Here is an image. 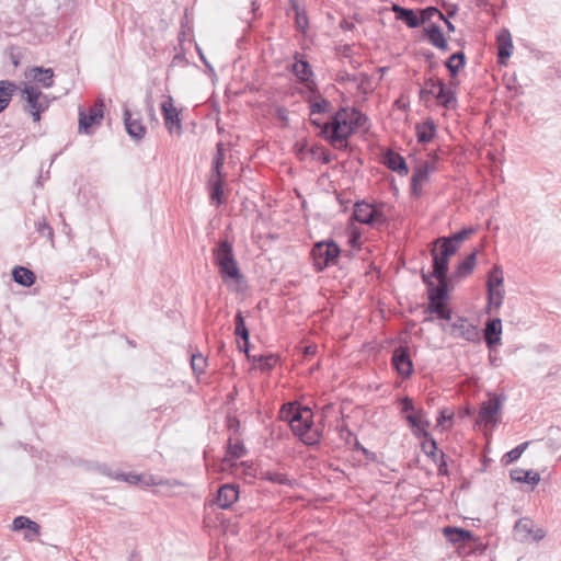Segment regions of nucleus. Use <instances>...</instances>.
<instances>
[{"label": "nucleus", "instance_id": "obj_1", "mask_svg": "<svg viewBox=\"0 0 561 561\" xmlns=\"http://www.w3.org/2000/svg\"><path fill=\"white\" fill-rule=\"evenodd\" d=\"M367 122V116L352 107H341L331 116V125L324 133H329V142L333 146L342 145L357 129Z\"/></svg>", "mask_w": 561, "mask_h": 561}, {"label": "nucleus", "instance_id": "obj_2", "mask_svg": "<svg viewBox=\"0 0 561 561\" xmlns=\"http://www.w3.org/2000/svg\"><path fill=\"white\" fill-rule=\"evenodd\" d=\"M283 419L288 421L293 433L306 445H314L320 440V433L313 428L312 411L307 408L288 403L282 409Z\"/></svg>", "mask_w": 561, "mask_h": 561}, {"label": "nucleus", "instance_id": "obj_3", "mask_svg": "<svg viewBox=\"0 0 561 561\" xmlns=\"http://www.w3.org/2000/svg\"><path fill=\"white\" fill-rule=\"evenodd\" d=\"M214 260L224 278L239 282L242 274L234 257L233 247L228 240H220L213 250Z\"/></svg>", "mask_w": 561, "mask_h": 561}, {"label": "nucleus", "instance_id": "obj_4", "mask_svg": "<svg viewBox=\"0 0 561 561\" xmlns=\"http://www.w3.org/2000/svg\"><path fill=\"white\" fill-rule=\"evenodd\" d=\"M435 245H439V252L436 248L431 250L433 257L432 276L435 278H446L448 273L449 259L456 253V248L449 240L436 239Z\"/></svg>", "mask_w": 561, "mask_h": 561}, {"label": "nucleus", "instance_id": "obj_5", "mask_svg": "<svg viewBox=\"0 0 561 561\" xmlns=\"http://www.w3.org/2000/svg\"><path fill=\"white\" fill-rule=\"evenodd\" d=\"M22 95L26 102L24 111L30 113L34 122H39L41 114L49 106L47 96L37 87L30 83L24 85Z\"/></svg>", "mask_w": 561, "mask_h": 561}, {"label": "nucleus", "instance_id": "obj_6", "mask_svg": "<svg viewBox=\"0 0 561 561\" xmlns=\"http://www.w3.org/2000/svg\"><path fill=\"white\" fill-rule=\"evenodd\" d=\"M340 252L339 245L332 240L317 242L311 250L314 268L318 272L323 271L335 262Z\"/></svg>", "mask_w": 561, "mask_h": 561}, {"label": "nucleus", "instance_id": "obj_7", "mask_svg": "<svg viewBox=\"0 0 561 561\" xmlns=\"http://www.w3.org/2000/svg\"><path fill=\"white\" fill-rule=\"evenodd\" d=\"M104 102L99 100L92 107L85 112L83 108H79V131L85 135L93 133V126L101 125L104 116Z\"/></svg>", "mask_w": 561, "mask_h": 561}, {"label": "nucleus", "instance_id": "obj_8", "mask_svg": "<svg viewBox=\"0 0 561 561\" xmlns=\"http://www.w3.org/2000/svg\"><path fill=\"white\" fill-rule=\"evenodd\" d=\"M161 112L168 131L171 134L174 131L181 134L182 124L180 119V114L176 107L174 106V101L171 95H167L165 100L161 103Z\"/></svg>", "mask_w": 561, "mask_h": 561}, {"label": "nucleus", "instance_id": "obj_9", "mask_svg": "<svg viewBox=\"0 0 561 561\" xmlns=\"http://www.w3.org/2000/svg\"><path fill=\"white\" fill-rule=\"evenodd\" d=\"M353 218L360 224L374 226L375 224H383L382 214L365 202L356 203L354 206Z\"/></svg>", "mask_w": 561, "mask_h": 561}, {"label": "nucleus", "instance_id": "obj_10", "mask_svg": "<svg viewBox=\"0 0 561 561\" xmlns=\"http://www.w3.org/2000/svg\"><path fill=\"white\" fill-rule=\"evenodd\" d=\"M449 333L454 337L463 339L469 342H474L479 339L477 327L468 323L465 318L457 319V321L450 325Z\"/></svg>", "mask_w": 561, "mask_h": 561}, {"label": "nucleus", "instance_id": "obj_11", "mask_svg": "<svg viewBox=\"0 0 561 561\" xmlns=\"http://www.w3.org/2000/svg\"><path fill=\"white\" fill-rule=\"evenodd\" d=\"M392 365L396 370L404 377H409L413 373V364L409 352L405 347H398L393 351L392 354Z\"/></svg>", "mask_w": 561, "mask_h": 561}, {"label": "nucleus", "instance_id": "obj_12", "mask_svg": "<svg viewBox=\"0 0 561 561\" xmlns=\"http://www.w3.org/2000/svg\"><path fill=\"white\" fill-rule=\"evenodd\" d=\"M239 499V486L236 484H224L219 488L215 504L221 508L227 510L237 502Z\"/></svg>", "mask_w": 561, "mask_h": 561}, {"label": "nucleus", "instance_id": "obj_13", "mask_svg": "<svg viewBox=\"0 0 561 561\" xmlns=\"http://www.w3.org/2000/svg\"><path fill=\"white\" fill-rule=\"evenodd\" d=\"M502 408V401L499 397L494 396L489 400L482 402L480 411H479V421L489 423L496 422V415Z\"/></svg>", "mask_w": 561, "mask_h": 561}, {"label": "nucleus", "instance_id": "obj_14", "mask_svg": "<svg viewBox=\"0 0 561 561\" xmlns=\"http://www.w3.org/2000/svg\"><path fill=\"white\" fill-rule=\"evenodd\" d=\"M123 116L127 134L136 141L141 140L147 133V128L142 124L140 117L133 118V114L128 108H124Z\"/></svg>", "mask_w": 561, "mask_h": 561}, {"label": "nucleus", "instance_id": "obj_15", "mask_svg": "<svg viewBox=\"0 0 561 561\" xmlns=\"http://www.w3.org/2000/svg\"><path fill=\"white\" fill-rule=\"evenodd\" d=\"M25 75L45 89H49L54 85L55 75L51 68L32 67Z\"/></svg>", "mask_w": 561, "mask_h": 561}, {"label": "nucleus", "instance_id": "obj_16", "mask_svg": "<svg viewBox=\"0 0 561 561\" xmlns=\"http://www.w3.org/2000/svg\"><path fill=\"white\" fill-rule=\"evenodd\" d=\"M497 45H499V53H497V59L499 64L505 65L506 60L512 56L513 54V42H512V35L508 30H503L499 33L497 37Z\"/></svg>", "mask_w": 561, "mask_h": 561}, {"label": "nucleus", "instance_id": "obj_17", "mask_svg": "<svg viewBox=\"0 0 561 561\" xmlns=\"http://www.w3.org/2000/svg\"><path fill=\"white\" fill-rule=\"evenodd\" d=\"M291 70L301 83H308L313 77L311 66L304 59V56L298 53L295 55V62L291 66Z\"/></svg>", "mask_w": 561, "mask_h": 561}, {"label": "nucleus", "instance_id": "obj_18", "mask_svg": "<svg viewBox=\"0 0 561 561\" xmlns=\"http://www.w3.org/2000/svg\"><path fill=\"white\" fill-rule=\"evenodd\" d=\"M436 279L438 280V284H434L427 289L428 304L446 302L448 299V277Z\"/></svg>", "mask_w": 561, "mask_h": 561}, {"label": "nucleus", "instance_id": "obj_19", "mask_svg": "<svg viewBox=\"0 0 561 561\" xmlns=\"http://www.w3.org/2000/svg\"><path fill=\"white\" fill-rule=\"evenodd\" d=\"M502 334V321L500 318L490 319L484 329V340L489 347L500 343Z\"/></svg>", "mask_w": 561, "mask_h": 561}, {"label": "nucleus", "instance_id": "obj_20", "mask_svg": "<svg viewBox=\"0 0 561 561\" xmlns=\"http://www.w3.org/2000/svg\"><path fill=\"white\" fill-rule=\"evenodd\" d=\"M12 528L13 530H22L26 528L27 533L24 535V537L27 540H34L35 537L39 535L38 524L25 516L15 517L13 519Z\"/></svg>", "mask_w": 561, "mask_h": 561}, {"label": "nucleus", "instance_id": "obj_21", "mask_svg": "<svg viewBox=\"0 0 561 561\" xmlns=\"http://www.w3.org/2000/svg\"><path fill=\"white\" fill-rule=\"evenodd\" d=\"M424 35L434 47L443 51L449 49L447 41L445 39L443 32L438 25L431 24L427 27H425Z\"/></svg>", "mask_w": 561, "mask_h": 561}, {"label": "nucleus", "instance_id": "obj_22", "mask_svg": "<svg viewBox=\"0 0 561 561\" xmlns=\"http://www.w3.org/2000/svg\"><path fill=\"white\" fill-rule=\"evenodd\" d=\"M383 163L393 172L400 175H407L409 169L405 160L399 153L388 151L383 157Z\"/></svg>", "mask_w": 561, "mask_h": 561}, {"label": "nucleus", "instance_id": "obj_23", "mask_svg": "<svg viewBox=\"0 0 561 561\" xmlns=\"http://www.w3.org/2000/svg\"><path fill=\"white\" fill-rule=\"evenodd\" d=\"M392 11L397 19L404 22L410 28H416L421 25L420 16L412 9L393 4Z\"/></svg>", "mask_w": 561, "mask_h": 561}, {"label": "nucleus", "instance_id": "obj_24", "mask_svg": "<svg viewBox=\"0 0 561 561\" xmlns=\"http://www.w3.org/2000/svg\"><path fill=\"white\" fill-rule=\"evenodd\" d=\"M417 141L421 144L431 142L436 135V125L433 119L428 118L415 127Z\"/></svg>", "mask_w": 561, "mask_h": 561}, {"label": "nucleus", "instance_id": "obj_25", "mask_svg": "<svg viewBox=\"0 0 561 561\" xmlns=\"http://www.w3.org/2000/svg\"><path fill=\"white\" fill-rule=\"evenodd\" d=\"M438 103L445 108H455L457 105L456 93L451 89H446L444 82L438 83V90L435 94Z\"/></svg>", "mask_w": 561, "mask_h": 561}, {"label": "nucleus", "instance_id": "obj_26", "mask_svg": "<svg viewBox=\"0 0 561 561\" xmlns=\"http://www.w3.org/2000/svg\"><path fill=\"white\" fill-rule=\"evenodd\" d=\"M510 477L514 482H524L536 485L540 481V474L531 470L513 469L510 472Z\"/></svg>", "mask_w": 561, "mask_h": 561}, {"label": "nucleus", "instance_id": "obj_27", "mask_svg": "<svg viewBox=\"0 0 561 561\" xmlns=\"http://www.w3.org/2000/svg\"><path fill=\"white\" fill-rule=\"evenodd\" d=\"M478 251H472L465 260H462L454 272L455 278H463L468 276L474 268Z\"/></svg>", "mask_w": 561, "mask_h": 561}, {"label": "nucleus", "instance_id": "obj_28", "mask_svg": "<svg viewBox=\"0 0 561 561\" xmlns=\"http://www.w3.org/2000/svg\"><path fill=\"white\" fill-rule=\"evenodd\" d=\"M12 277L15 283L24 287H30L35 283V274L27 267L16 266L12 271Z\"/></svg>", "mask_w": 561, "mask_h": 561}, {"label": "nucleus", "instance_id": "obj_29", "mask_svg": "<svg viewBox=\"0 0 561 561\" xmlns=\"http://www.w3.org/2000/svg\"><path fill=\"white\" fill-rule=\"evenodd\" d=\"M444 535L453 543L465 542L472 538V534L469 530L457 527H445Z\"/></svg>", "mask_w": 561, "mask_h": 561}, {"label": "nucleus", "instance_id": "obj_30", "mask_svg": "<svg viewBox=\"0 0 561 561\" xmlns=\"http://www.w3.org/2000/svg\"><path fill=\"white\" fill-rule=\"evenodd\" d=\"M505 291L502 288H489L488 289V306L486 312L491 313L493 309L497 310L503 304Z\"/></svg>", "mask_w": 561, "mask_h": 561}, {"label": "nucleus", "instance_id": "obj_31", "mask_svg": "<svg viewBox=\"0 0 561 561\" xmlns=\"http://www.w3.org/2000/svg\"><path fill=\"white\" fill-rule=\"evenodd\" d=\"M224 162H225L224 144L222 142H218L217 146H216V153H215V156L213 158L211 175H214L216 178H224V174H222Z\"/></svg>", "mask_w": 561, "mask_h": 561}, {"label": "nucleus", "instance_id": "obj_32", "mask_svg": "<svg viewBox=\"0 0 561 561\" xmlns=\"http://www.w3.org/2000/svg\"><path fill=\"white\" fill-rule=\"evenodd\" d=\"M432 170V165L428 162H425L419 165L411 178V185L413 191H416L417 185H421L423 182L427 181L428 174Z\"/></svg>", "mask_w": 561, "mask_h": 561}, {"label": "nucleus", "instance_id": "obj_33", "mask_svg": "<svg viewBox=\"0 0 561 561\" xmlns=\"http://www.w3.org/2000/svg\"><path fill=\"white\" fill-rule=\"evenodd\" d=\"M466 64V57L462 51H457L453 54L447 61L445 62V66L450 72L451 77L457 76L459 70L465 67Z\"/></svg>", "mask_w": 561, "mask_h": 561}, {"label": "nucleus", "instance_id": "obj_34", "mask_svg": "<svg viewBox=\"0 0 561 561\" xmlns=\"http://www.w3.org/2000/svg\"><path fill=\"white\" fill-rule=\"evenodd\" d=\"M210 185V198L213 202H216L218 205L224 203V180L222 178H216L211 175L209 180Z\"/></svg>", "mask_w": 561, "mask_h": 561}, {"label": "nucleus", "instance_id": "obj_35", "mask_svg": "<svg viewBox=\"0 0 561 561\" xmlns=\"http://www.w3.org/2000/svg\"><path fill=\"white\" fill-rule=\"evenodd\" d=\"M534 522L529 518H520L515 524V533L520 536L522 540H527L533 536Z\"/></svg>", "mask_w": 561, "mask_h": 561}, {"label": "nucleus", "instance_id": "obj_36", "mask_svg": "<svg viewBox=\"0 0 561 561\" xmlns=\"http://www.w3.org/2000/svg\"><path fill=\"white\" fill-rule=\"evenodd\" d=\"M503 283H504V277H503L502 267L500 265H494L488 274L486 287H488V289L489 288H501L503 286Z\"/></svg>", "mask_w": 561, "mask_h": 561}, {"label": "nucleus", "instance_id": "obj_37", "mask_svg": "<svg viewBox=\"0 0 561 561\" xmlns=\"http://www.w3.org/2000/svg\"><path fill=\"white\" fill-rule=\"evenodd\" d=\"M234 334L239 336L242 341H249L250 333L245 325L244 318L241 311H238L234 317Z\"/></svg>", "mask_w": 561, "mask_h": 561}, {"label": "nucleus", "instance_id": "obj_38", "mask_svg": "<svg viewBox=\"0 0 561 561\" xmlns=\"http://www.w3.org/2000/svg\"><path fill=\"white\" fill-rule=\"evenodd\" d=\"M473 232H474V229L469 227V228H463L460 231L455 232V233H453L449 237H439L438 239L449 240L450 244L454 245L456 248V251H457L458 248H459V244L465 239H467L470 234H472Z\"/></svg>", "mask_w": 561, "mask_h": 561}, {"label": "nucleus", "instance_id": "obj_39", "mask_svg": "<svg viewBox=\"0 0 561 561\" xmlns=\"http://www.w3.org/2000/svg\"><path fill=\"white\" fill-rule=\"evenodd\" d=\"M427 311L437 314L443 320L451 319V310L446 306V302L428 304Z\"/></svg>", "mask_w": 561, "mask_h": 561}, {"label": "nucleus", "instance_id": "obj_40", "mask_svg": "<svg viewBox=\"0 0 561 561\" xmlns=\"http://www.w3.org/2000/svg\"><path fill=\"white\" fill-rule=\"evenodd\" d=\"M331 111V102L324 98H319L310 103V116L329 113Z\"/></svg>", "mask_w": 561, "mask_h": 561}, {"label": "nucleus", "instance_id": "obj_41", "mask_svg": "<svg viewBox=\"0 0 561 561\" xmlns=\"http://www.w3.org/2000/svg\"><path fill=\"white\" fill-rule=\"evenodd\" d=\"M528 445H529L528 442L522 443L518 446H516L515 448H513L512 450H510L508 453H506L502 458V463L504 466H507V465L518 460L519 457L522 456V454L526 450Z\"/></svg>", "mask_w": 561, "mask_h": 561}, {"label": "nucleus", "instance_id": "obj_42", "mask_svg": "<svg viewBox=\"0 0 561 561\" xmlns=\"http://www.w3.org/2000/svg\"><path fill=\"white\" fill-rule=\"evenodd\" d=\"M434 16H438L439 20H445V15L435 7H427L420 10L421 24L432 20Z\"/></svg>", "mask_w": 561, "mask_h": 561}, {"label": "nucleus", "instance_id": "obj_43", "mask_svg": "<svg viewBox=\"0 0 561 561\" xmlns=\"http://www.w3.org/2000/svg\"><path fill=\"white\" fill-rule=\"evenodd\" d=\"M35 229L41 236L46 237L48 240H50L53 242L54 230L49 226V224L47 222V220L45 218L38 219L35 222Z\"/></svg>", "mask_w": 561, "mask_h": 561}, {"label": "nucleus", "instance_id": "obj_44", "mask_svg": "<svg viewBox=\"0 0 561 561\" xmlns=\"http://www.w3.org/2000/svg\"><path fill=\"white\" fill-rule=\"evenodd\" d=\"M191 367L198 376L205 371L206 358L202 354H193L191 357Z\"/></svg>", "mask_w": 561, "mask_h": 561}, {"label": "nucleus", "instance_id": "obj_45", "mask_svg": "<svg viewBox=\"0 0 561 561\" xmlns=\"http://www.w3.org/2000/svg\"><path fill=\"white\" fill-rule=\"evenodd\" d=\"M443 82L442 80H434L430 78L425 81V88L421 89L420 96L421 99L427 96V95H434L437 93L438 90V83Z\"/></svg>", "mask_w": 561, "mask_h": 561}, {"label": "nucleus", "instance_id": "obj_46", "mask_svg": "<svg viewBox=\"0 0 561 561\" xmlns=\"http://www.w3.org/2000/svg\"><path fill=\"white\" fill-rule=\"evenodd\" d=\"M228 454L232 458L239 459L245 455V448H244L243 444L240 442L232 443L231 440H229Z\"/></svg>", "mask_w": 561, "mask_h": 561}, {"label": "nucleus", "instance_id": "obj_47", "mask_svg": "<svg viewBox=\"0 0 561 561\" xmlns=\"http://www.w3.org/2000/svg\"><path fill=\"white\" fill-rule=\"evenodd\" d=\"M15 90V84L8 81V80H1L0 81V94L2 98H9L11 100V95L13 94Z\"/></svg>", "mask_w": 561, "mask_h": 561}, {"label": "nucleus", "instance_id": "obj_48", "mask_svg": "<svg viewBox=\"0 0 561 561\" xmlns=\"http://www.w3.org/2000/svg\"><path fill=\"white\" fill-rule=\"evenodd\" d=\"M310 122L312 125L317 126L318 128H320V136L325 138L328 141H329V133H324V129L327 128V126H330L331 125V119L329 122H322L321 119L317 118L316 116H310Z\"/></svg>", "mask_w": 561, "mask_h": 561}, {"label": "nucleus", "instance_id": "obj_49", "mask_svg": "<svg viewBox=\"0 0 561 561\" xmlns=\"http://www.w3.org/2000/svg\"><path fill=\"white\" fill-rule=\"evenodd\" d=\"M253 359L260 362L262 368L267 369L272 368L277 360L274 355H261L259 357H254Z\"/></svg>", "mask_w": 561, "mask_h": 561}, {"label": "nucleus", "instance_id": "obj_50", "mask_svg": "<svg viewBox=\"0 0 561 561\" xmlns=\"http://www.w3.org/2000/svg\"><path fill=\"white\" fill-rule=\"evenodd\" d=\"M407 421L412 427L424 431L425 426H428V422L422 423L416 414L407 415Z\"/></svg>", "mask_w": 561, "mask_h": 561}, {"label": "nucleus", "instance_id": "obj_51", "mask_svg": "<svg viewBox=\"0 0 561 561\" xmlns=\"http://www.w3.org/2000/svg\"><path fill=\"white\" fill-rule=\"evenodd\" d=\"M267 479L272 482L278 483V484H286L288 482V478L286 474L283 473H270Z\"/></svg>", "mask_w": 561, "mask_h": 561}, {"label": "nucleus", "instance_id": "obj_52", "mask_svg": "<svg viewBox=\"0 0 561 561\" xmlns=\"http://www.w3.org/2000/svg\"><path fill=\"white\" fill-rule=\"evenodd\" d=\"M421 278L423 280V283L426 285V288L428 289L431 286L434 285V282L432 280V278H435L434 276H432V272L431 273H425L424 271L421 272Z\"/></svg>", "mask_w": 561, "mask_h": 561}, {"label": "nucleus", "instance_id": "obj_53", "mask_svg": "<svg viewBox=\"0 0 561 561\" xmlns=\"http://www.w3.org/2000/svg\"><path fill=\"white\" fill-rule=\"evenodd\" d=\"M121 478L130 484H136L140 481V477L137 474H121Z\"/></svg>", "mask_w": 561, "mask_h": 561}, {"label": "nucleus", "instance_id": "obj_54", "mask_svg": "<svg viewBox=\"0 0 561 561\" xmlns=\"http://www.w3.org/2000/svg\"><path fill=\"white\" fill-rule=\"evenodd\" d=\"M402 410L404 412H408V411H412L414 408H413V403H412V400L409 399V398H404L403 401H402Z\"/></svg>", "mask_w": 561, "mask_h": 561}, {"label": "nucleus", "instance_id": "obj_55", "mask_svg": "<svg viewBox=\"0 0 561 561\" xmlns=\"http://www.w3.org/2000/svg\"><path fill=\"white\" fill-rule=\"evenodd\" d=\"M340 26L344 31H352L354 28V23L347 20H342Z\"/></svg>", "mask_w": 561, "mask_h": 561}, {"label": "nucleus", "instance_id": "obj_56", "mask_svg": "<svg viewBox=\"0 0 561 561\" xmlns=\"http://www.w3.org/2000/svg\"><path fill=\"white\" fill-rule=\"evenodd\" d=\"M297 25L299 28L304 30L306 26H307V18L306 16H300L299 14H297Z\"/></svg>", "mask_w": 561, "mask_h": 561}, {"label": "nucleus", "instance_id": "obj_57", "mask_svg": "<svg viewBox=\"0 0 561 561\" xmlns=\"http://www.w3.org/2000/svg\"><path fill=\"white\" fill-rule=\"evenodd\" d=\"M9 103H10L9 98L0 96V113L3 112L8 107Z\"/></svg>", "mask_w": 561, "mask_h": 561}, {"label": "nucleus", "instance_id": "obj_58", "mask_svg": "<svg viewBox=\"0 0 561 561\" xmlns=\"http://www.w3.org/2000/svg\"><path fill=\"white\" fill-rule=\"evenodd\" d=\"M451 414L446 415L444 411H440L439 417L437 419V422L439 425H442L445 421L451 420Z\"/></svg>", "mask_w": 561, "mask_h": 561}, {"label": "nucleus", "instance_id": "obj_59", "mask_svg": "<svg viewBox=\"0 0 561 561\" xmlns=\"http://www.w3.org/2000/svg\"><path fill=\"white\" fill-rule=\"evenodd\" d=\"M457 11H458V5L457 4H450L448 7V10H447V15L449 18H453L457 13Z\"/></svg>", "mask_w": 561, "mask_h": 561}, {"label": "nucleus", "instance_id": "obj_60", "mask_svg": "<svg viewBox=\"0 0 561 561\" xmlns=\"http://www.w3.org/2000/svg\"><path fill=\"white\" fill-rule=\"evenodd\" d=\"M359 237H360V236H359V233H357L356 231H353L352 237H351V239H350V242H351V244H352L353 247H356V245H357V242H358V240H359Z\"/></svg>", "mask_w": 561, "mask_h": 561}, {"label": "nucleus", "instance_id": "obj_61", "mask_svg": "<svg viewBox=\"0 0 561 561\" xmlns=\"http://www.w3.org/2000/svg\"><path fill=\"white\" fill-rule=\"evenodd\" d=\"M545 536H546V533H545L542 529H538V530L536 531V534L533 536V538H534L536 541H539V540H541Z\"/></svg>", "mask_w": 561, "mask_h": 561}, {"label": "nucleus", "instance_id": "obj_62", "mask_svg": "<svg viewBox=\"0 0 561 561\" xmlns=\"http://www.w3.org/2000/svg\"><path fill=\"white\" fill-rule=\"evenodd\" d=\"M446 24V27L448 28L449 32H454L455 31V25L448 20L445 18V20H443Z\"/></svg>", "mask_w": 561, "mask_h": 561}, {"label": "nucleus", "instance_id": "obj_63", "mask_svg": "<svg viewBox=\"0 0 561 561\" xmlns=\"http://www.w3.org/2000/svg\"><path fill=\"white\" fill-rule=\"evenodd\" d=\"M239 347H240V350H241L242 352H244L245 354H248V353H249V341H248V342L243 341V344H242V345H240Z\"/></svg>", "mask_w": 561, "mask_h": 561}, {"label": "nucleus", "instance_id": "obj_64", "mask_svg": "<svg viewBox=\"0 0 561 561\" xmlns=\"http://www.w3.org/2000/svg\"><path fill=\"white\" fill-rule=\"evenodd\" d=\"M435 449H436V443H435V440H432V442H431V450H430V451H426V454H427L428 456H432V455H434V450H435Z\"/></svg>", "mask_w": 561, "mask_h": 561}]
</instances>
